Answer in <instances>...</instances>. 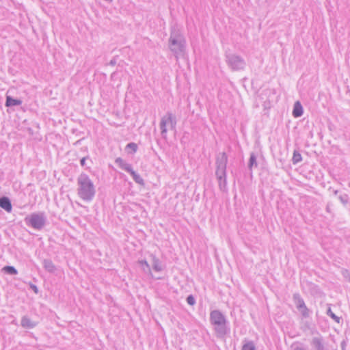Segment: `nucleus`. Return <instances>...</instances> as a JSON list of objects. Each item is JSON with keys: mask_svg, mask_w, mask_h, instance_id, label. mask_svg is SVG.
<instances>
[{"mask_svg": "<svg viewBox=\"0 0 350 350\" xmlns=\"http://www.w3.org/2000/svg\"><path fill=\"white\" fill-rule=\"evenodd\" d=\"M115 163L118 166L123 170H125L127 172H130L132 170V165L130 163L126 162L124 159L120 157H118L115 160Z\"/></svg>", "mask_w": 350, "mask_h": 350, "instance_id": "obj_8", "label": "nucleus"}, {"mask_svg": "<svg viewBox=\"0 0 350 350\" xmlns=\"http://www.w3.org/2000/svg\"><path fill=\"white\" fill-rule=\"evenodd\" d=\"M303 112V107L301 103L299 101L295 102L293 107V116L295 118H299L302 116Z\"/></svg>", "mask_w": 350, "mask_h": 350, "instance_id": "obj_12", "label": "nucleus"}, {"mask_svg": "<svg viewBox=\"0 0 350 350\" xmlns=\"http://www.w3.org/2000/svg\"><path fill=\"white\" fill-rule=\"evenodd\" d=\"M21 323L23 327L29 329L33 328L36 325L27 317H23L21 319Z\"/></svg>", "mask_w": 350, "mask_h": 350, "instance_id": "obj_15", "label": "nucleus"}, {"mask_svg": "<svg viewBox=\"0 0 350 350\" xmlns=\"http://www.w3.org/2000/svg\"><path fill=\"white\" fill-rule=\"evenodd\" d=\"M326 210H327V212H329V211H330L329 206H327V207H326Z\"/></svg>", "mask_w": 350, "mask_h": 350, "instance_id": "obj_31", "label": "nucleus"}, {"mask_svg": "<svg viewBox=\"0 0 350 350\" xmlns=\"http://www.w3.org/2000/svg\"><path fill=\"white\" fill-rule=\"evenodd\" d=\"M0 207L8 213L12 211V204L10 200L6 197L3 196L0 198Z\"/></svg>", "mask_w": 350, "mask_h": 350, "instance_id": "obj_10", "label": "nucleus"}, {"mask_svg": "<svg viewBox=\"0 0 350 350\" xmlns=\"http://www.w3.org/2000/svg\"><path fill=\"white\" fill-rule=\"evenodd\" d=\"M129 174L131 175V176L133 177L134 181L140 185H144V179L141 177V176L139 174H138L137 173H136L133 170H132Z\"/></svg>", "mask_w": 350, "mask_h": 350, "instance_id": "obj_19", "label": "nucleus"}, {"mask_svg": "<svg viewBox=\"0 0 350 350\" xmlns=\"http://www.w3.org/2000/svg\"><path fill=\"white\" fill-rule=\"evenodd\" d=\"M22 104V100L20 99L13 98L12 96L7 95L6 100H5V106L6 107H13L21 105Z\"/></svg>", "mask_w": 350, "mask_h": 350, "instance_id": "obj_13", "label": "nucleus"}, {"mask_svg": "<svg viewBox=\"0 0 350 350\" xmlns=\"http://www.w3.org/2000/svg\"><path fill=\"white\" fill-rule=\"evenodd\" d=\"M30 287L36 293H38V288L35 284H31Z\"/></svg>", "mask_w": 350, "mask_h": 350, "instance_id": "obj_28", "label": "nucleus"}, {"mask_svg": "<svg viewBox=\"0 0 350 350\" xmlns=\"http://www.w3.org/2000/svg\"><path fill=\"white\" fill-rule=\"evenodd\" d=\"M301 160H302V157H301V154L299 153V152L297 150H294L293 158H292L293 163L297 164V163H299L300 161H301Z\"/></svg>", "mask_w": 350, "mask_h": 350, "instance_id": "obj_21", "label": "nucleus"}, {"mask_svg": "<svg viewBox=\"0 0 350 350\" xmlns=\"http://www.w3.org/2000/svg\"><path fill=\"white\" fill-rule=\"evenodd\" d=\"M126 149H131L132 152L135 153L137 150V145L135 143L131 142L126 145Z\"/></svg>", "mask_w": 350, "mask_h": 350, "instance_id": "obj_24", "label": "nucleus"}, {"mask_svg": "<svg viewBox=\"0 0 350 350\" xmlns=\"http://www.w3.org/2000/svg\"><path fill=\"white\" fill-rule=\"evenodd\" d=\"M311 345H312L315 350H325V348L323 345V338L321 336L314 337L312 339Z\"/></svg>", "mask_w": 350, "mask_h": 350, "instance_id": "obj_9", "label": "nucleus"}, {"mask_svg": "<svg viewBox=\"0 0 350 350\" xmlns=\"http://www.w3.org/2000/svg\"><path fill=\"white\" fill-rule=\"evenodd\" d=\"M152 268L155 271H161L163 270V267L159 258L155 256H152Z\"/></svg>", "mask_w": 350, "mask_h": 350, "instance_id": "obj_18", "label": "nucleus"}, {"mask_svg": "<svg viewBox=\"0 0 350 350\" xmlns=\"http://www.w3.org/2000/svg\"><path fill=\"white\" fill-rule=\"evenodd\" d=\"M46 216L45 213L39 212L33 213L25 217V224L33 229L41 230L42 229L46 223Z\"/></svg>", "mask_w": 350, "mask_h": 350, "instance_id": "obj_5", "label": "nucleus"}, {"mask_svg": "<svg viewBox=\"0 0 350 350\" xmlns=\"http://www.w3.org/2000/svg\"><path fill=\"white\" fill-rule=\"evenodd\" d=\"M241 350H256L254 342L245 338L243 341Z\"/></svg>", "mask_w": 350, "mask_h": 350, "instance_id": "obj_14", "label": "nucleus"}, {"mask_svg": "<svg viewBox=\"0 0 350 350\" xmlns=\"http://www.w3.org/2000/svg\"><path fill=\"white\" fill-rule=\"evenodd\" d=\"M334 194H335V195H336V194L338 193V191H337V190H335V191H334Z\"/></svg>", "mask_w": 350, "mask_h": 350, "instance_id": "obj_32", "label": "nucleus"}, {"mask_svg": "<svg viewBox=\"0 0 350 350\" xmlns=\"http://www.w3.org/2000/svg\"><path fill=\"white\" fill-rule=\"evenodd\" d=\"M77 195L85 202H91L96 195V187L89 176L81 174L77 178Z\"/></svg>", "mask_w": 350, "mask_h": 350, "instance_id": "obj_1", "label": "nucleus"}, {"mask_svg": "<svg viewBox=\"0 0 350 350\" xmlns=\"http://www.w3.org/2000/svg\"><path fill=\"white\" fill-rule=\"evenodd\" d=\"M186 41L183 34L177 26L171 28L170 36L169 38V48L178 59L182 56L185 51Z\"/></svg>", "mask_w": 350, "mask_h": 350, "instance_id": "obj_2", "label": "nucleus"}, {"mask_svg": "<svg viewBox=\"0 0 350 350\" xmlns=\"http://www.w3.org/2000/svg\"><path fill=\"white\" fill-rule=\"evenodd\" d=\"M42 265L45 270L49 273H54L56 270L55 265L50 259H44Z\"/></svg>", "mask_w": 350, "mask_h": 350, "instance_id": "obj_11", "label": "nucleus"}, {"mask_svg": "<svg viewBox=\"0 0 350 350\" xmlns=\"http://www.w3.org/2000/svg\"><path fill=\"white\" fill-rule=\"evenodd\" d=\"M258 163L256 161V157L254 152L250 154L249 163H248V168L250 171H252L254 167H257Z\"/></svg>", "mask_w": 350, "mask_h": 350, "instance_id": "obj_17", "label": "nucleus"}, {"mask_svg": "<svg viewBox=\"0 0 350 350\" xmlns=\"http://www.w3.org/2000/svg\"><path fill=\"white\" fill-rule=\"evenodd\" d=\"M225 57L226 64L232 70H241L245 67V61L241 56L234 53H226Z\"/></svg>", "mask_w": 350, "mask_h": 350, "instance_id": "obj_6", "label": "nucleus"}, {"mask_svg": "<svg viewBox=\"0 0 350 350\" xmlns=\"http://www.w3.org/2000/svg\"><path fill=\"white\" fill-rule=\"evenodd\" d=\"M327 314L334 320H335L337 323H339L340 318L337 317L330 308L327 310Z\"/></svg>", "mask_w": 350, "mask_h": 350, "instance_id": "obj_26", "label": "nucleus"}, {"mask_svg": "<svg viewBox=\"0 0 350 350\" xmlns=\"http://www.w3.org/2000/svg\"><path fill=\"white\" fill-rule=\"evenodd\" d=\"M297 310L299 311V312L301 314V315L304 317L306 318V317H309V314H310L309 310L307 308V306H306V304L304 306L297 308Z\"/></svg>", "mask_w": 350, "mask_h": 350, "instance_id": "obj_23", "label": "nucleus"}, {"mask_svg": "<svg viewBox=\"0 0 350 350\" xmlns=\"http://www.w3.org/2000/svg\"><path fill=\"white\" fill-rule=\"evenodd\" d=\"M293 299L297 308L305 305L304 299L301 297L299 293H295L293 296Z\"/></svg>", "mask_w": 350, "mask_h": 350, "instance_id": "obj_16", "label": "nucleus"}, {"mask_svg": "<svg viewBox=\"0 0 350 350\" xmlns=\"http://www.w3.org/2000/svg\"><path fill=\"white\" fill-rule=\"evenodd\" d=\"M170 126L171 129H174L176 125V120L173 113L167 111L165 116L161 118L160 122L161 133L163 138L167 137V126Z\"/></svg>", "mask_w": 350, "mask_h": 350, "instance_id": "obj_7", "label": "nucleus"}, {"mask_svg": "<svg viewBox=\"0 0 350 350\" xmlns=\"http://www.w3.org/2000/svg\"><path fill=\"white\" fill-rule=\"evenodd\" d=\"M2 270L10 275H16L18 273L17 270L13 266H5Z\"/></svg>", "mask_w": 350, "mask_h": 350, "instance_id": "obj_20", "label": "nucleus"}, {"mask_svg": "<svg viewBox=\"0 0 350 350\" xmlns=\"http://www.w3.org/2000/svg\"><path fill=\"white\" fill-rule=\"evenodd\" d=\"M338 199L344 205H346L349 202V196L346 193L340 195Z\"/></svg>", "mask_w": 350, "mask_h": 350, "instance_id": "obj_25", "label": "nucleus"}, {"mask_svg": "<svg viewBox=\"0 0 350 350\" xmlns=\"http://www.w3.org/2000/svg\"><path fill=\"white\" fill-rule=\"evenodd\" d=\"M116 64V58H113L110 62H109V65L111 66H115Z\"/></svg>", "mask_w": 350, "mask_h": 350, "instance_id": "obj_30", "label": "nucleus"}, {"mask_svg": "<svg viewBox=\"0 0 350 350\" xmlns=\"http://www.w3.org/2000/svg\"><path fill=\"white\" fill-rule=\"evenodd\" d=\"M210 322L217 338H224L230 332L228 322L219 310H215L211 312Z\"/></svg>", "mask_w": 350, "mask_h": 350, "instance_id": "obj_3", "label": "nucleus"}, {"mask_svg": "<svg viewBox=\"0 0 350 350\" xmlns=\"http://www.w3.org/2000/svg\"><path fill=\"white\" fill-rule=\"evenodd\" d=\"M87 159H88V157H83L81 159L80 163H81V166H85V161H86Z\"/></svg>", "mask_w": 350, "mask_h": 350, "instance_id": "obj_29", "label": "nucleus"}, {"mask_svg": "<svg viewBox=\"0 0 350 350\" xmlns=\"http://www.w3.org/2000/svg\"><path fill=\"white\" fill-rule=\"evenodd\" d=\"M139 264L142 266L143 271L146 273H150V267L146 260L139 261Z\"/></svg>", "mask_w": 350, "mask_h": 350, "instance_id": "obj_22", "label": "nucleus"}, {"mask_svg": "<svg viewBox=\"0 0 350 350\" xmlns=\"http://www.w3.org/2000/svg\"><path fill=\"white\" fill-rule=\"evenodd\" d=\"M187 302L190 306H193L196 303L195 298L193 295H190L187 297Z\"/></svg>", "mask_w": 350, "mask_h": 350, "instance_id": "obj_27", "label": "nucleus"}, {"mask_svg": "<svg viewBox=\"0 0 350 350\" xmlns=\"http://www.w3.org/2000/svg\"><path fill=\"white\" fill-rule=\"evenodd\" d=\"M227 163L228 157L226 152H221L217 156L215 174L218 180L219 187L221 191H226V189Z\"/></svg>", "mask_w": 350, "mask_h": 350, "instance_id": "obj_4", "label": "nucleus"}]
</instances>
